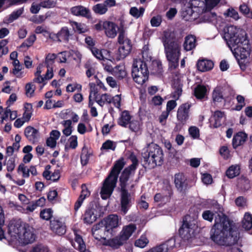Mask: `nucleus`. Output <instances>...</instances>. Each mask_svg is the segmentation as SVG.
Returning <instances> with one entry per match:
<instances>
[{
    "mask_svg": "<svg viewBox=\"0 0 252 252\" xmlns=\"http://www.w3.org/2000/svg\"><path fill=\"white\" fill-rule=\"evenodd\" d=\"M25 111L24 113L22 118L26 122H28L32 116V105L30 104H27V106H25Z\"/></svg>",
    "mask_w": 252,
    "mask_h": 252,
    "instance_id": "obj_54",
    "label": "nucleus"
},
{
    "mask_svg": "<svg viewBox=\"0 0 252 252\" xmlns=\"http://www.w3.org/2000/svg\"><path fill=\"white\" fill-rule=\"evenodd\" d=\"M240 166L237 165H232L230 166L226 171V175L229 178H233L240 174Z\"/></svg>",
    "mask_w": 252,
    "mask_h": 252,
    "instance_id": "obj_37",
    "label": "nucleus"
},
{
    "mask_svg": "<svg viewBox=\"0 0 252 252\" xmlns=\"http://www.w3.org/2000/svg\"><path fill=\"white\" fill-rule=\"evenodd\" d=\"M149 241L145 235H142L140 237L135 241L134 245L140 248H145Z\"/></svg>",
    "mask_w": 252,
    "mask_h": 252,
    "instance_id": "obj_43",
    "label": "nucleus"
},
{
    "mask_svg": "<svg viewBox=\"0 0 252 252\" xmlns=\"http://www.w3.org/2000/svg\"><path fill=\"white\" fill-rule=\"evenodd\" d=\"M95 210L94 208L88 209L86 211L84 216V222L87 224H92L94 222L97 218L95 214Z\"/></svg>",
    "mask_w": 252,
    "mask_h": 252,
    "instance_id": "obj_30",
    "label": "nucleus"
},
{
    "mask_svg": "<svg viewBox=\"0 0 252 252\" xmlns=\"http://www.w3.org/2000/svg\"><path fill=\"white\" fill-rule=\"evenodd\" d=\"M50 14L47 12L44 15H39L38 16H34L32 19V21L36 24H41L43 23L48 17Z\"/></svg>",
    "mask_w": 252,
    "mask_h": 252,
    "instance_id": "obj_55",
    "label": "nucleus"
},
{
    "mask_svg": "<svg viewBox=\"0 0 252 252\" xmlns=\"http://www.w3.org/2000/svg\"><path fill=\"white\" fill-rule=\"evenodd\" d=\"M164 53L170 67L174 69L179 65V58L181 55V47L179 43H173L164 46Z\"/></svg>",
    "mask_w": 252,
    "mask_h": 252,
    "instance_id": "obj_7",
    "label": "nucleus"
},
{
    "mask_svg": "<svg viewBox=\"0 0 252 252\" xmlns=\"http://www.w3.org/2000/svg\"><path fill=\"white\" fill-rule=\"evenodd\" d=\"M24 228L25 224L22 225L19 222L10 223L8 225V232L11 236V240L13 241L15 240L20 241Z\"/></svg>",
    "mask_w": 252,
    "mask_h": 252,
    "instance_id": "obj_15",
    "label": "nucleus"
},
{
    "mask_svg": "<svg viewBox=\"0 0 252 252\" xmlns=\"http://www.w3.org/2000/svg\"><path fill=\"white\" fill-rule=\"evenodd\" d=\"M107 8L103 3H98L93 7L94 12L99 15H103L107 11Z\"/></svg>",
    "mask_w": 252,
    "mask_h": 252,
    "instance_id": "obj_45",
    "label": "nucleus"
},
{
    "mask_svg": "<svg viewBox=\"0 0 252 252\" xmlns=\"http://www.w3.org/2000/svg\"><path fill=\"white\" fill-rule=\"evenodd\" d=\"M70 35L68 28L66 27L62 28L57 33H49V37L54 41L58 42H67Z\"/></svg>",
    "mask_w": 252,
    "mask_h": 252,
    "instance_id": "obj_17",
    "label": "nucleus"
},
{
    "mask_svg": "<svg viewBox=\"0 0 252 252\" xmlns=\"http://www.w3.org/2000/svg\"><path fill=\"white\" fill-rule=\"evenodd\" d=\"M8 41L6 39L0 40V57L6 54L8 52V49L6 45Z\"/></svg>",
    "mask_w": 252,
    "mask_h": 252,
    "instance_id": "obj_56",
    "label": "nucleus"
},
{
    "mask_svg": "<svg viewBox=\"0 0 252 252\" xmlns=\"http://www.w3.org/2000/svg\"><path fill=\"white\" fill-rule=\"evenodd\" d=\"M104 32L106 36L109 38H114L117 33V26L114 23L105 21Z\"/></svg>",
    "mask_w": 252,
    "mask_h": 252,
    "instance_id": "obj_24",
    "label": "nucleus"
},
{
    "mask_svg": "<svg viewBox=\"0 0 252 252\" xmlns=\"http://www.w3.org/2000/svg\"><path fill=\"white\" fill-rule=\"evenodd\" d=\"M190 107L191 105L189 103L182 104L179 107L177 112V119L180 124L184 125L189 119Z\"/></svg>",
    "mask_w": 252,
    "mask_h": 252,
    "instance_id": "obj_14",
    "label": "nucleus"
},
{
    "mask_svg": "<svg viewBox=\"0 0 252 252\" xmlns=\"http://www.w3.org/2000/svg\"><path fill=\"white\" fill-rule=\"evenodd\" d=\"M130 158L132 164L127 168L125 169L120 178L121 189H122V187L125 189L126 183L128 179L129 175L134 172L138 165V160L135 156H131Z\"/></svg>",
    "mask_w": 252,
    "mask_h": 252,
    "instance_id": "obj_11",
    "label": "nucleus"
},
{
    "mask_svg": "<svg viewBox=\"0 0 252 252\" xmlns=\"http://www.w3.org/2000/svg\"><path fill=\"white\" fill-rule=\"evenodd\" d=\"M125 165L123 159L116 161L111 173L103 182L100 191V195L103 199L108 198L112 194L116 187L118 175Z\"/></svg>",
    "mask_w": 252,
    "mask_h": 252,
    "instance_id": "obj_2",
    "label": "nucleus"
},
{
    "mask_svg": "<svg viewBox=\"0 0 252 252\" xmlns=\"http://www.w3.org/2000/svg\"><path fill=\"white\" fill-rule=\"evenodd\" d=\"M241 35L238 42L229 48L236 58L244 59L249 55V48L246 32H242Z\"/></svg>",
    "mask_w": 252,
    "mask_h": 252,
    "instance_id": "obj_8",
    "label": "nucleus"
},
{
    "mask_svg": "<svg viewBox=\"0 0 252 252\" xmlns=\"http://www.w3.org/2000/svg\"><path fill=\"white\" fill-rule=\"evenodd\" d=\"M211 210H205L202 217L205 220L210 222L213 221L215 214V223L211 229V238L218 245L231 246L237 243L238 240L237 231L234 229L231 223L223 213V209L217 201L213 200Z\"/></svg>",
    "mask_w": 252,
    "mask_h": 252,
    "instance_id": "obj_1",
    "label": "nucleus"
},
{
    "mask_svg": "<svg viewBox=\"0 0 252 252\" xmlns=\"http://www.w3.org/2000/svg\"><path fill=\"white\" fill-rule=\"evenodd\" d=\"M242 225L247 230H249L252 228V215L249 213H245L243 220Z\"/></svg>",
    "mask_w": 252,
    "mask_h": 252,
    "instance_id": "obj_41",
    "label": "nucleus"
},
{
    "mask_svg": "<svg viewBox=\"0 0 252 252\" xmlns=\"http://www.w3.org/2000/svg\"><path fill=\"white\" fill-rule=\"evenodd\" d=\"M247 138V135L243 132H238L233 138L232 145L234 148L243 144Z\"/></svg>",
    "mask_w": 252,
    "mask_h": 252,
    "instance_id": "obj_29",
    "label": "nucleus"
},
{
    "mask_svg": "<svg viewBox=\"0 0 252 252\" xmlns=\"http://www.w3.org/2000/svg\"><path fill=\"white\" fill-rule=\"evenodd\" d=\"M128 125L129 128L132 131L138 132L141 130V125L137 120H133L129 122Z\"/></svg>",
    "mask_w": 252,
    "mask_h": 252,
    "instance_id": "obj_49",
    "label": "nucleus"
},
{
    "mask_svg": "<svg viewBox=\"0 0 252 252\" xmlns=\"http://www.w3.org/2000/svg\"><path fill=\"white\" fill-rule=\"evenodd\" d=\"M189 132L190 136L193 139H197L199 137V129L196 126H190L189 128Z\"/></svg>",
    "mask_w": 252,
    "mask_h": 252,
    "instance_id": "obj_58",
    "label": "nucleus"
},
{
    "mask_svg": "<svg viewBox=\"0 0 252 252\" xmlns=\"http://www.w3.org/2000/svg\"><path fill=\"white\" fill-rule=\"evenodd\" d=\"M245 32L244 30L237 28L234 26H229L224 29V38L226 40L228 46L232 47L238 42L241 37V33Z\"/></svg>",
    "mask_w": 252,
    "mask_h": 252,
    "instance_id": "obj_10",
    "label": "nucleus"
},
{
    "mask_svg": "<svg viewBox=\"0 0 252 252\" xmlns=\"http://www.w3.org/2000/svg\"><path fill=\"white\" fill-rule=\"evenodd\" d=\"M54 76L53 70L52 68L47 69L45 74L44 76L41 74H34V77L33 79V82L38 84H42L45 85L47 81L51 79Z\"/></svg>",
    "mask_w": 252,
    "mask_h": 252,
    "instance_id": "obj_23",
    "label": "nucleus"
},
{
    "mask_svg": "<svg viewBox=\"0 0 252 252\" xmlns=\"http://www.w3.org/2000/svg\"><path fill=\"white\" fill-rule=\"evenodd\" d=\"M24 134L27 139L32 143L37 142L40 137L38 130L31 126L25 128Z\"/></svg>",
    "mask_w": 252,
    "mask_h": 252,
    "instance_id": "obj_21",
    "label": "nucleus"
},
{
    "mask_svg": "<svg viewBox=\"0 0 252 252\" xmlns=\"http://www.w3.org/2000/svg\"><path fill=\"white\" fill-rule=\"evenodd\" d=\"M96 102L100 106H103L105 104H109L111 103L112 97L108 94H97V93L95 94V95H93V97Z\"/></svg>",
    "mask_w": 252,
    "mask_h": 252,
    "instance_id": "obj_26",
    "label": "nucleus"
},
{
    "mask_svg": "<svg viewBox=\"0 0 252 252\" xmlns=\"http://www.w3.org/2000/svg\"><path fill=\"white\" fill-rule=\"evenodd\" d=\"M196 46V39L195 36L189 34L185 38L183 43L184 49L186 51L193 50Z\"/></svg>",
    "mask_w": 252,
    "mask_h": 252,
    "instance_id": "obj_25",
    "label": "nucleus"
},
{
    "mask_svg": "<svg viewBox=\"0 0 252 252\" xmlns=\"http://www.w3.org/2000/svg\"><path fill=\"white\" fill-rule=\"evenodd\" d=\"M167 194H162L160 193H157L154 196V200L157 202H160L161 203H165L169 200L170 192H168Z\"/></svg>",
    "mask_w": 252,
    "mask_h": 252,
    "instance_id": "obj_47",
    "label": "nucleus"
},
{
    "mask_svg": "<svg viewBox=\"0 0 252 252\" xmlns=\"http://www.w3.org/2000/svg\"><path fill=\"white\" fill-rule=\"evenodd\" d=\"M50 227L51 230L58 235H63L66 232V226L64 222L58 219L50 221Z\"/></svg>",
    "mask_w": 252,
    "mask_h": 252,
    "instance_id": "obj_19",
    "label": "nucleus"
},
{
    "mask_svg": "<svg viewBox=\"0 0 252 252\" xmlns=\"http://www.w3.org/2000/svg\"><path fill=\"white\" fill-rule=\"evenodd\" d=\"M24 8H21L13 12L9 16L8 19L6 21V23H11L17 19L23 12Z\"/></svg>",
    "mask_w": 252,
    "mask_h": 252,
    "instance_id": "obj_50",
    "label": "nucleus"
},
{
    "mask_svg": "<svg viewBox=\"0 0 252 252\" xmlns=\"http://www.w3.org/2000/svg\"><path fill=\"white\" fill-rule=\"evenodd\" d=\"M131 116L127 111H124L121 114L120 117L118 119V124L123 127H126L129 122L131 121Z\"/></svg>",
    "mask_w": 252,
    "mask_h": 252,
    "instance_id": "obj_33",
    "label": "nucleus"
},
{
    "mask_svg": "<svg viewBox=\"0 0 252 252\" xmlns=\"http://www.w3.org/2000/svg\"><path fill=\"white\" fill-rule=\"evenodd\" d=\"M197 65L199 70L204 72L211 70L214 66V63L210 60H202L198 62Z\"/></svg>",
    "mask_w": 252,
    "mask_h": 252,
    "instance_id": "obj_31",
    "label": "nucleus"
},
{
    "mask_svg": "<svg viewBox=\"0 0 252 252\" xmlns=\"http://www.w3.org/2000/svg\"><path fill=\"white\" fill-rule=\"evenodd\" d=\"M53 211L51 209H47L41 211L40 214V217L45 220H48L52 216Z\"/></svg>",
    "mask_w": 252,
    "mask_h": 252,
    "instance_id": "obj_59",
    "label": "nucleus"
},
{
    "mask_svg": "<svg viewBox=\"0 0 252 252\" xmlns=\"http://www.w3.org/2000/svg\"><path fill=\"white\" fill-rule=\"evenodd\" d=\"M122 219L117 215L112 214L108 216L102 221L95 225L94 229L98 230L100 227L103 228L104 235L108 236L109 234L112 235L114 229L121 225Z\"/></svg>",
    "mask_w": 252,
    "mask_h": 252,
    "instance_id": "obj_6",
    "label": "nucleus"
},
{
    "mask_svg": "<svg viewBox=\"0 0 252 252\" xmlns=\"http://www.w3.org/2000/svg\"><path fill=\"white\" fill-rule=\"evenodd\" d=\"M131 49L130 41H127L126 44L121 45L115 56H112L114 58V61H120L124 59L130 53Z\"/></svg>",
    "mask_w": 252,
    "mask_h": 252,
    "instance_id": "obj_20",
    "label": "nucleus"
},
{
    "mask_svg": "<svg viewBox=\"0 0 252 252\" xmlns=\"http://www.w3.org/2000/svg\"><path fill=\"white\" fill-rule=\"evenodd\" d=\"M75 235L74 241H71L70 243L72 246L76 250L80 252H91L86 249L85 244L82 237L78 234L77 230L73 231Z\"/></svg>",
    "mask_w": 252,
    "mask_h": 252,
    "instance_id": "obj_22",
    "label": "nucleus"
},
{
    "mask_svg": "<svg viewBox=\"0 0 252 252\" xmlns=\"http://www.w3.org/2000/svg\"><path fill=\"white\" fill-rule=\"evenodd\" d=\"M35 239L33 228L28 224H25L20 241L24 244L33 243Z\"/></svg>",
    "mask_w": 252,
    "mask_h": 252,
    "instance_id": "obj_16",
    "label": "nucleus"
},
{
    "mask_svg": "<svg viewBox=\"0 0 252 252\" xmlns=\"http://www.w3.org/2000/svg\"><path fill=\"white\" fill-rule=\"evenodd\" d=\"M142 156L144 162L149 168H154L162 164L163 153L162 149L157 144L151 143L143 150Z\"/></svg>",
    "mask_w": 252,
    "mask_h": 252,
    "instance_id": "obj_3",
    "label": "nucleus"
},
{
    "mask_svg": "<svg viewBox=\"0 0 252 252\" xmlns=\"http://www.w3.org/2000/svg\"><path fill=\"white\" fill-rule=\"evenodd\" d=\"M91 51L93 55L99 60L114 61V58L111 55L110 52L106 49H99L95 47H92Z\"/></svg>",
    "mask_w": 252,
    "mask_h": 252,
    "instance_id": "obj_18",
    "label": "nucleus"
},
{
    "mask_svg": "<svg viewBox=\"0 0 252 252\" xmlns=\"http://www.w3.org/2000/svg\"><path fill=\"white\" fill-rule=\"evenodd\" d=\"M78 137L77 135H72L68 139V144L65 146V149L68 150L69 149H74L78 146Z\"/></svg>",
    "mask_w": 252,
    "mask_h": 252,
    "instance_id": "obj_42",
    "label": "nucleus"
},
{
    "mask_svg": "<svg viewBox=\"0 0 252 252\" xmlns=\"http://www.w3.org/2000/svg\"><path fill=\"white\" fill-rule=\"evenodd\" d=\"M116 147V143L111 140H107L105 141L102 146L101 149L105 150H111L114 151Z\"/></svg>",
    "mask_w": 252,
    "mask_h": 252,
    "instance_id": "obj_61",
    "label": "nucleus"
},
{
    "mask_svg": "<svg viewBox=\"0 0 252 252\" xmlns=\"http://www.w3.org/2000/svg\"><path fill=\"white\" fill-rule=\"evenodd\" d=\"M162 21V18L161 15H157L156 16H153L151 20L150 23L153 27H159Z\"/></svg>",
    "mask_w": 252,
    "mask_h": 252,
    "instance_id": "obj_53",
    "label": "nucleus"
},
{
    "mask_svg": "<svg viewBox=\"0 0 252 252\" xmlns=\"http://www.w3.org/2000/svg\"><path fill=\"white\" fill-rule=\"evenodd\" d=\"M16 158L14 157H10L8 159H5L4 165L6 166L7 170L8 172H12L15 167Z\"/></svg>",
    "mask_w": 252,
    "mask_h": 252,
    "instance_id": "obj_46",
    "label": "nucleus"
},
{
    "mask_svg": "<svg viewBox=\"0 0 252 252\" xmlns=\"http://www.w3.org/2000/svg\"><path fill=\"white\" fill-rule=\"evenodd\" d=\"M207 93L206 88L203 85H199L194 89V94L196 98L201 99L205 97Z\"/></svg>",
    "mask_w": 252,
    "mask_h": 252,
    "instance_id": "obj_39",
    "label": "nucleus"
},
{
    "mask_svg": "<svg viewBox=\"0 0 252 252\" xmlns=\"http://www.w3.org/2000/svg\"><path fill=\"white\" fill-rule=\"evenodd\" d=\"M212 118L215 121L214 126L215 127L220 126L225 119L224 113L220 111L215 112Z\"/></svg>",
    "mask_w": 252,
    "mask_h": 252,
    "instance_id": "obj_34",
    "label": "nucleus"
},
{
    "mask_svg": "<svg viewBox=\"0 0 252 252\" xmlns=\"http://www.w3.org/2000/svg\"><path fill=\"white\" fill-rule=\"evenodd\" d=\"M132 76L138 84H143L148 79L149 71L146 63L140 59H134L132 64Z\"/></svg>",
    "mask_w": 252,
    "mask_h": 252,
    "instance_id": "obj_5",
    "label": "nucleus"
},
{
    "mask_svg": "<svg viewBox=\"0 0 252 252\" xmlns=\"http://www.w3.org/2000/svg\"><path fill=\"white\" fill-rule=\"evenodd\" d=\"M89 12L88 8L80 5L74 6L71 9V13L78 16L87 17Z\"/></svg>",
    "mask_w": 252,
    "mask_h": 252,
    "instance_id": "obj_32",
    "label": "nucleus"
},
{
    "mask_svg": "<svg viewBox=\"0 0 252 252\" xmlns=\"http://www.w3.org/2000/svg\"><path fill=\"white\" fill-rule=\"evenodd\" d=\"M18 172H22V176L24 178H28L30 176L29 168L23 164L19 165L18 168Z\"/></svg>",
    "mask_w": 252,
    "mask_h": 252,
    "instance_id": "obj_62",
    "label": "nucleus"
},
{
    "mask_svg": "<svg viewBox=\"0 0 252 252\" xmlns=\"http://www.w3.org/2000/svg\"><path fill=\"white\" fill-rule=\"evenodd\" d=\"M196 222V220L192 219L189 216L184 218L182 226L179 230L183 238L189 240L194 236L195 230L197 228Z\"/></svg>",
    "mask_w": 252,
    "mask_h": 252,
    "instance_id": "obj_9",
    "label": "nucleus"
},
{
    "mask_svg": "<svg viewBox=\"0 0 252 252\" xmlns=\"http://www.w3.org/2000/svg\"><path fill=\"white\" fill-rule=\"evenodd\" d=\"M113 74L118 78L123 79L126 76L127 72L124 64H120L113 69Z\"/></svg>",
    "mask_w": 252,
    "mask_h": 252,
    "instance_id": "obj_35",
    "label": "nucleus"
},
{
    "mask_svg": "<svg viewBox=\"0 0 252 252\" xmlns=\"http://www.w3.org/2000/svg\"><path fill=\"white\" fill-rule=\"evenodd\" d=\"M91 90L89 95V106L91 107V114L93 117H96L98 115V113L95 107L93 106L94 101H92V98L93 95H95V94L97 93V91L94 88V84L90 83Z\"/></svg>",
    "mask_w": 252,
    "mask_h": 252,
    "instance_id": "obj_28",
    "label": "nucleus"
},
{
    "mask_svg": "<svg viewBox=\"0 0 252 252\" xmlns=\"http://www.w3.org/2000/svg\"><path fill=\"white\" fill-rule=\"evenodd\" d=\"M212 97L215 102H221L223 99L222 94V89L220 87H217L213 91Z\"/></svg>",
    "mask_w": 252,
    "mask_h": 252,
    "instance_id": "obj_44",
    "label": "nucleus"
},
{
    "mask_svg": "<svg viewBox=\"0 0 252 252\" xmlns=\"http://www.w3.org/2000/svg\"><path fill=\"white\" fill-rule=\"evenodd\" d=\"M61 124L63 127L62 130L63 133L65 136H70L73 131V126H72V121L71 120H63L61 123Z\"/></svg>",
    "mask_w": 252,
    "mask_h": 252,
    "instance_id": "obj_36",
    "label": "nucleus"
},
{
    "mask_svg": "<svg viewBox=\"0 0 252 252\" xmlns=\"http://www.w3.org/2000/svg\"><path fill=\"white\" fill-rule=\"evenodd\" d=\"M57 56L55 54H48L45 59V63L47 64V69L52 68L50 66L53 64Z\"/></svg>",
    "mask_w": 252,
    "mask_h": 252,
    "instance_id": "obj_60",
    "label": "nucleus"
},
{
    "mask_svg": "<svg viewBox=\"0 0 252 252\" xmlns=\"http://www.w3.org/2000/svg\"><path fill=\"white\" fill-rule=\"evenodd\" d=\"M174 184L177 190L181 193H185L190 187L187 178L183 173L175 175Z\"/></svg>",
    "mask_w": 252,
    "mask_h": 252,
    "instance_id": "obj_12",
    "label": "nucleus"
},
{
    "mask_svg": "<svg viewBox=\"0 0 252 252\" xmlns=\"http://www.w3.org/2000/svg\"><path fill=\"white\" fill-rule=\"evenodd\" d=\"M90 158V155L86 150H83L81 155V162L83 165H85L88 163Z\"/></svg>",
    "mask_w": 252,
    "mask_h": 252,
    "instance_id": "obj_64",
    "label": "nucleus"
},
{
    "mask_svg": "<svg viewBox=\"0 0 252 252\" xmlns=\"http://www.w3.org/2000/svg\"><path fill=\"white\" fill-rule=\"evenodd\" d=\"M40 6L43 8H52L56 6L57 2L53 0H42L40 1Z\"/></svg>",
    "mask_w": 252,
    "mask_h": 252,
    "instance_id": "obj_52",
    "label": "nucleus"
},
{
    "mask_svg": "<svg viewBox=\"0 0 252 252\" xmlns=\"http://www.w3.org/2000/svg\"><path fill=\"white\" fill-rule=\"evenodd\" d=\"M43 176L47 180H51L54 182L58 180L60 177V172L58 170H55L52 173L48 171H44Z\"/></svg>",
    "mask_w": 252,
    "mask_h": 252,
    "instance_id": "obj_40",
    "label": "nucleus"
},
{
    "mask_svg": "<svg viewBox=\"0 0 252 252\" xmlns=\"http://www.w3.org/2000/svg\"><path fill=\"white\" fill-rule=\"evenodd\" d=\"M152 73L159 75L162 72V66L161 63L158 61H154L152 64Z\"/></svg>",
    "mask_w": 252,
    "mask_h": 252,
    "instance_id": "obj_38",
    "label": "nucleus"
},
{
    "mask_svg": "<svg viewBox=\"0 0 252 252\" xmlns=\"http://www.w3.org/2000/svg\"><path fill=\"white\" fill-rule=\"evenodd\" d=\"M145 9L143 7H140L139 9L136 7H132L130 8L129 13L130 14L136 18H138L143 15Z\"/></svg>",
    "mask_w": 252,
    "mask_h": 252,
    "instance_id": "obj_51",
    "label": "nucleus"
},
{
    "mask_svg": "<svg viewBox=\"0 0 252 252\" xmlns=\"http://www.w3.org/2000/svg\"><path fill=\"white\" fill-rule=\"evenodd\" d=\"M136 230L135 224L130 223L123 227L119 234L108 241V245L114 249H118L126 243Z\"/></svg>",
    "mask_w": 252,
    "mask_h": 252,
    "instance_id": "obj_4",
    "label": "nucleus"
},
{
    "mask_svg": "<svg viewBox=\"0 0 252 252\" xmlns=\"http://www.w3.org/2000/svg\"><path fill=\"white\" fill-rule=\"evenodd\" d=\"M95 225L94 226V227L92 228V233L93 235L94 236V238L98 240H100L101 239H104V236H102V235H100L102 232H104V230H103V228H101V227H100V228L98 230H95L94 229Z\"/></svg>",
    "mask_w": 252,
    "mask_h": 252,
    "instance_id": "obj_57",
    "label": "nucleus"
},
{
    "mask_svg": "<svg viewBox=\"0 0 252 252\" xmlns=\"http://www.w3.org/2000/svg\"><path fill=\"white\" fill-rule=\"evenodd\" d=\"M71 26L75 31L79 33H84L87 31V27L84 24L72 22H71Z\"/></svg>",
    "mask_w": 252,
    "mask_h": 252,
    "instance_id": "obj_48",
    "label": "nucleus"
},
{
    "mask_svg": "<svg viewBox=\"0 0 252 252\" xmlns=\"http://www.w3.org/2000/svg\"><path fill=\"white\" fill-rule=\"evenodd\" d=\"M132 198L128 191L122 187L121 192V212L124 215L126 214L131 205Z\"/></svg>",
    "mask_w": 252,
    "mask_h": 252,
    "instance_id": "obj_13",
    "label": "nucleus"
},
{
    "mask_svg": "<svg viewBox=\"0 0 252 252\" xmlns=\"http://www.w3.org/2000/svg\"><path fill=\"white\" fill-rule=\"evenodd\" d=\"M30 252H50L49 249L42 245H38L34 247Z\"/></svg>",
    "mask_w": 252,
    "mask_h": 252,
    "instance_id": "obj_63",
    "label": "nucleus"
},
{
    "mask_svg": "<svg viewBox=\"0 0 252 252\" xmlns=\"http://www.w3.org/2000/svg\"><path fill=\"white\" fill-rule=\"evenodd\" d=\"M175 38V35L173 32L169 30L164 31L162 38L163 46L169 45L173 43H178V42L174 41Z\"/></svg>",
    "mask_w": 252,
    "mask_h": 252,
    "instance_id": "obj_27",
    "label": "nucleus"
}]
</instances>
